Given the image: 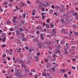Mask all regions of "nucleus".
<instances>
[{
	"label": "nucleus",
	"mask_w": 78,
	"mask_h": 78,
	"mask_svg": "<svg viewBox=\"0 0 78 78\" xmlns=\"http://www.w3.org/2000/svg\"><path fill=\"white\" fill-rule=\"evenodd\" d=\"M10 55H12V52L10 51V53L9 54Z\"/></svg>",
	"instance_id": "c03bdc74"
},
{
	"label": "nucleus",
	"mask_w": 78,
	"mask_h": 78,
	"mask_svg": "<svg viewBox=\"0 0 78 78\" xmlns=\"http://www.w3.org/2000/svg\"><path fill=\"white\" fill-rule=\"evenodd\" d=\"M2 42H6V40H4L3 39H2Z\"/></svg>",
	"instance_id": "4c0bfd02"
},
{
	"label": "nucleus",
	"mask_w": 78,
	"mask_h": 78,
	"mask_svg": "<svg viewBox=\"0 0 78 78\" xmlns=\"http://www.w3.org/2000/svg\"><path fill=\"white\" fill-rule=\"evenodd\" d=\"M22 72L20 71L18 69L15 68V73H14V76L16 77V78H19V76L20 77V78H22V77H23L22 75H23V74H22Z\"/></svg>",
	"instance_id": "f257e3e1"
},
{
	"label": "nucleus",
	"mask_w": 78,
	"mask_h": 78,
	"mask_svg": "<svg viewBox=\"0 0 78 78\" xmlns=\"http://www.w3.org/2000/svg\"><path fill=\"white\" fill-rule=\"evenodd\" d=\"M22 50L23 51H25V49L24 48H22Z\"/></svg>",
	"instance_id": "13d9d810"
},
{
	"label": "nucleus",
	"mask_w": 78,
	"mask_h": 78,
	"mask_svg": "<svg viewBox=\"0 0 78 78\" xmlns=\"http://www.w3.org/2000/svg\"><path fill=\"white\" fill-rule=\"evenodd\" d=\"M65 20H66V21H67V22H69V18H66L65 19Z\"/></svg>",
	"instance_id": "393cba45"
},
{
	"label": "nucleus",
	"mask_w": 78,
	"mask_h": 78,
	"mask_svg": "<svg viewBox=\"0 0 78 78\" xmlns=\"http://www.w3.org/2000/svg\"><path fill=\"white\" fill-rule=\"evenodd\" d=\"M14 69H12L11 70V72H12V73H14Z\"/></svg>",
	"instance_id": "8fccbe9b"
},
{
	"label": "nucleus",
	"mask_w": 78,
	"mask_h": 78,
	"mask_svg": "<svg viewBox=\"0 0 78 78\" xmlns=\"http://www.w3.org/2000/svg\"><path fill=\"white\" fill-rule=\"evenodd\" d=\"M22 15H23V17L24 18H25V17L26 16V14L24 13H23Z\"/></svg>",
	"instance_id": "c85d7f7f"
},
{
	"label": "nucleus",
	"mask_w": 78,
	"mask_h": 78,
	"mask_svg": "<svg viewBox=\"0 0 78 78\" xmlns=\"http://www.w3.org/2000/svg\"><path fill=\"white\" fill-rule=\"evenodd\" d=\"M17 61L16 60H14V64H17Z\"/></svg>",
	"instance_id": "0e129e2a"
},
{
	"label": "nucleus",
	"mask_w": 78,
	"mask_h": 78,
	"mask_svg": "<svg viewBox=\"0 0 78 78\" xmlns=\"http://www.w3.org/2000/svg\"><path fill=\"white\" fill-rule=\"evenodd\" d=\"M64 19H62L60 20V22L61 23H63L64 22Z\"/></svg>",
	"instance_id": "4be33fe9"
},
{
	"label": "nucleus",
	"mask_w": 78,
	"mask_h": 78,
	"mask_svg": "<svg viewBox=\"0 0 78 78\" xmlns=\"http://www.w3.org/2000/svg\"><path fill=\"white\" fill-rule=\"evenodd\" d=\"M58 49H60V48H61V46L60 45H58Z\"/></svg>",
	"instance_id": "a19ab883"
},
{
	"label": "nucleus",
	"mask_w": 78,
	"mask_h": 78,
	"mask_svg": "<svg viewBox=\"0 0 78 78\" xmlns=\"http://www.w3.org/2000/svg\"><path fill=\"white\" fill-rule=\"evenodd\" d=\"M26 67V66L25 65H22V67H21L22 68H23V69H25V68Z\"/></svg>",
	"instance_id": "b1692460"
},
{
	"label": "nucleus",
	"mask_w": 78,
	"mask_h": 78,
	"mask_svg": "<svg viewBox=\"0 0 78 78\" xmlns=\"http://www.w3.org/2000/svg\"><path fill=\"white\" fill-rule=\"evenodd\" d=\"M16 60V58L14 57H13L12 58V61H15Z\"/></svg>",
	"instance_id": "864d4df0"
},
{
	"label": "nucleus",
	"mask_w": 78,
	"mask_h": 78,
	"mask_svg": "<svg viewBox=\"0 0 78 78\" xmlns=\"http://www.w3.org/2000/svg\"><path fill=\"white\" fill-rule=\"evenodd\" d=\"M65 51V54H66V55H68V54L69 53V51Z\"/></svg>",
	"instance_id": "c9c22d12"
},
{
	"label": "nucleus",
	"mask_w": 78,
	"mask_h": 78,
	"mask_svg": "<svg viewBox=\"0 0 78 78\" xmlns=\"http://www.w3.org/2000/svg\"><path fill=\"white\" fill-rule=\"evenodd\" d=\"M71 48H72V51H73L74 50H75L76 46H73L71 47Z\"/></svg>",
	"instance_id": "6e6552de"
},
{
	"label": "nucleus",
	"mask_w": 78,
	"mask_h": 78,
	"mask_svg": "<svg viewBox=\"0 0 78 78\" xmlns=\"http://www.w3.org/2000/svg\"><path fill=\"white\" fill-rule=\"evenodd\" d=\"M35 12H33V13H32V15H33V16H34V15H35Z\"/></svg>",
	"instance_id": "5fc2aeb1"
},
{
	"label": "nucleus",
	"mask_w": 78,
	"mask_h": 78,
	"mask_svg": "<svg viewBox=\"0 0 78 78\" xmlns=\"http://www.w3.org/2000/svg\"><path fill=\"white\" fill-rule=\"evenodd\" d=\"M52 33L54 34H56V30L54 28L52 29Z\"/></svg>",
	"instance_id": "0eeeda50"
},
{
	"label": "nucleus",
	"mask_w": 78,
	"mask_h": 78,
	"mask_svg": "<svg viewBox=\"0 0 78 78\" xmlns=\"http://www.w3.org/2000/svg\"><path fill=\"white\" fill-rule=\"evenodd\" d=\"M3 10L2 9H0V13L3 12Z\"/></svg>",
	"instance_id": "2f4dec72"
},
{
	"label": "nucleus",
	"mask_w": 78,
	"mask_h": 78,
	"mask_svg": "<svg viewBox=\"0 0 78 78\" xmlns=\"http://www.w3.org/2000/svg\"><path fill=\"white\" fill-rule=\"evenodd\" d=\"M64 10H63V9H62L59 10V11H61V12H62Z\"/></svg>",
	"instance_id": "a18cd8bd"
},
{
	"label": "nucleus",
	"mask_w": 78,
	"mask_h": 78,
	"mask_svg": "<svg viewBox=\"0 0 78 78\" xmlns=\"http://www.w3.org/2000/svg\"><path fill=\"white\" fill-rule=\"evenodd\" d=\"M56 7V9H58V8H59V5H56L55 6Z\"/></svg>",
	"instance_id": "ea45409f"
},
{
	"label": "nucleus",
	"mask_w": 78,
	"mask_h": 78,
	"mask_svg": "<svg viewBox=\"0 0 78 78\" xmlns=\"http://www.w3.org/2000/svg\"><path fill=\"white\" fill-rule=\"evenodd\" d=\"M16 8L17 9V10H19V8H18V6H16Z\"/></svg>",
	"instance_id": "052dcab7"
},
{
	"label": "nucleus",
	"mask_w": 78,
	"mask_h": 78,
	"mask_svg": "<svg viewBox=\"0 0 78 78\" xmlns=\"http://www.w3.org/2000/svg\"><path fill=\"white\" fill-rule=\"evenodd\" d=\"M76 20H78V16H77L76 17Z\"/></svg>",
	"instance_id": "774afa93"
},
{
	"label": "nucleus",
	"mask_w": 78,
	"mask_h": 78,
	"mask_svg": "<svg viewBox=\"0 0 78 78\" xmlns=\"http://www.w3.org/2000/svg\"><path fill=\"white\" fill-rule=\"evenodd\" d=\"M41 9L43 10L42 11L43 12L45 11V9H44V8H42Z\"/></svg>",
	"instance_id": "bf43d9fd"
},
{
	"label": "nucleus",
	"mask_w": 78,
	"mask_h": 78,
	"mask_svg": "<svg viewBox=\"0 0 78 78\" xmlns=\"http://www.w3.org/2000/svg\"><path fill=\"white\" fill-rule=\"evenodd\" d=\"M51 70L52 71H53V70H55V69L54 68H52L51 69Z\"/></svg>",
	"instance_id": "680f3d73"
},
{
	"label": "nucleus",
	"mask_w": 78,
	"mask_h": 78,
	"mask_svg": "<svg viewBox=\"0 0 78 78\" xmlns=\"http://www.w3.org/2000/svg\"><path fill=\"white\" fill-rule=\"evenodd\" d=\"M34 40L35 42H38V41H39V38H35Z\"/></svg>",
	"instance_id": "9d476101"
},
{
	"label": "nucleus",
	"mask_w": 78,
	"mask_h": 78,
	"mask_svg": "<svg viewBox=\"0 0 78 78\" xmlns=\"http://www.w3.org/2000/svg\"><path fill=\"white\" fill-rule=\"evenodd\" d=\"M66 31V29L64 28H63L62 29V30L61 31V33H64Z\"/></svg>",
	"instance_id": "4468645a"
},
{
	"label": "nucleus",
	"mask_w": 78,
	"mask_h": 78,
	"mask_svg": "<svg viewBox=\"0 0 78 78\" xmlns=\"http://www.w3.org/2000/svg\"><path fill=\"white\" fill-rule=\"evenodd\" d=\"M74 16H78V14H77V12H75L74 13Z\"/></svg>",
	"instance_id": "bb28decb"
},
{
	"label": "nucleus",
	"mask_w": 78,
	"mask_h": 78,
	"mask_svg": "<svg viewBox=\"0 0 78 78\" xmlns=\"http://www.w3.org/2000/svg\"><path fill=\"white\" fill-rule=\"evenodd\" d=\"M42 19H43V20H44V19H45L44 18L45 17L44 16L42 15Z\"/></svg>",
	"instance_id": "3c124183"
},
{
	"label": "nucleus",
	"mask_w": 78,
	"mask_h": 78,
	"mask_svg": "<svg viewBox=\"0 0 78 78\" xmlns=\"http://www.w3.org/2000/svg\"><path fill=\"white\" fill-rule=\"evenodd\" d=\"M2 36H5V33H3L2 34Z\"/></svg>",
	"instance_id": "49530a36"
},
{
	"label": "nucleus",
	"mask_w": 78,
	"mask_h": 78,
	"mask_svg": "<svg viewBox=\"0 0 78 78\" xmlns=\"http://www.w3.org/2000/svg\"><path fill=\"white\" fill-rule=\"evenodd\" d=\"M40 32V31H37L36 32V33L38 35L39 34V33Z\"/></svg>",
	"instance_id": "cd10ccee"
},
{
	"label": "nucleus",
	"mask_w": 78,
	"mask_h": 78,
	"mask_svg": "<svg viewBox=\"0 0 78 78\" xmlns=\"http://www.w3.org/2000/svg\"><path fill=\"white\" fill-rule=\"evenodd\" d=\"M47 76H49L48 78H51V74L50 73H46V77H47Z\"/></svg>",
	"instance_id": "39448f33"
},
{
	"label": "nucleus",
	"mask_w": 78,
	"mask_h": 78,
	"mask_svg": "<svg viewBox=\"0 0 78 78\" xmlns=\"http://www.w3.org/2000/svg\"><path fill=\"white\" fill-rule=\"evenodd\" d=\"M50 25H51V28H53L54 27V25L52 23H50Z\"/></svg>",
	"instance_id": "dca6fc26"
},
{
	"label": "nucleus",
	"mask_w": 78,
	"mask_h": 78,
	"mask_svg": "<svg viewBox=\"0 0 78 78\" xmlns=\"http://www.w3.org/2000/svg\"><path fill=\"white\" fill-rule=\"evenodd\" d=\"M7 58H8V61H9V60H10V57H7Z\"/></svg>",
	"instance_id": "69168bd1"
},
{
	"label": "nucleus",
	"mask_w": 78,
	"mask_h": 78,
	"mask_svg": "<svg viewBox=\"0 0 78 78\" xmlns=\"http://www.w3.org/2000/svg\"><path fill=\"white\" fill-rule=\"evenodd\" d=\"M42 76H44V77H46L47 73L45 72H43V73L42 74Z\"/></svg>",
	"instance_id": "423d86ee"
},
{
	"label": "nucleus",
	"mask_w": 78,
	"mask_h": 78,
	"mask_svg": "<svg viewBox=\"0 0 78 78\" xmlns=\"http://www.w3.org/2000/svg\"><path fill=\"white\" fill-rule=\"evenodd\" d=\"M20 32H22V31H24V30H23V28L20 27Z\"/></svg>",
	"instance_id": "2eb2a0df"
},
{
	"label": "nucleus",
	"mask_w": 78,
	"mask_h": 78,
	"mask_svg": "<svg viewBox=\"0 0 78 78\" xmlns=\"http://www.w3.org/2000/svg\"><path fill=\"white\" fill-rule=\"evenodd\" d=\"M20 10L21 12H23V9H22L21 8V6H20Z\"/></svg>",
	"instance_id": "412c9836"
},
{
	"label": "nucleus",
	"mask_w": 78,
	"mask_h": 78,
	"mask_svg": "<svg viewBox=\"0 0 78 78\" xmlns=\"http://www.w3.org/2000/svg\"><path fill=\"white\" fill-rule=\"evenodd\" d=\"M65 42H66V41H65V40L63 39L60 42V44L62 45H64Z\"/></svg>",
	"instance_id": "f03ea898"
},
{
	"label": "nucleus",
	"mask_w": 78,
	"mask_h": 78,
	"mask_svg": "<svg viewBox=\"0 0 78 78\" xmlns=\"http://www.w3.org/2000/svg\"><path fill=\"white\" fill-rule=\"evenodd\" d=\"M20 43H21V42L20 41H17V44H20Z\"/></svg>",
	"instance_id": "473e14b6"
},
{
	"label": "nucleus",
	"mask_w": 78,
	"mask_h": 78,
	"mask_svg": "<svg viewBox=\"0 0 78 78\" xmlns=\"http://www.w3.org/2000/svg\"><path fill=\"white\" fill-rule=\"evenodd\" d=\"M16 33L17 34H18V35H20V34H21V33H20V32H19L18 30H17L16 31Z\"/></svg>",
	"instance_id": "f8f14e48"
},
{
	"label": "nucleus",
	"mask_w": 78,
	"mask_h": 78,
	"mask_svg": "<svg viewBox=\"0 0 78 78\" xmlns=\"http://www.w3.org/2000/svg\"><path fill=\"white\" fill-rule=\"evenodd\" d=\"M42 44V42H40L38 44V46L39 48H41V45Z\"/></svg>",
	"instance_id": "7ed1b4c3"
},
{
	"label": "nucleus",
	"mask_w": 78,
	"mask_h": 78,
	"mask_svg": "<svg viewBox=\"0 0 78 78\" xmlns=\"http://www.w3.org/2000/svg\"><path fill=\"white\" fill-rule=\"evenodd\" d=\"M49 50H52V47H49Z\"/></svg>",
	"instance_id": "e2e57ef3"
},
{
	"label": "nucleus",
	"mask_w": 78,
	"mask_h": 78,
	"mask_svg": "<svg viewBox=\"0 0 78 78\" xmlns=\"http://www.w3.org/2000/svg\"><path fill=\"white\" fill-rule=\"evenodd\" d=\"M38 27L39 28H41V29L42 28V26H41V25H38Z\"/></svg>",
	"instance_id": "c756f323"
},
{
	"label": "nucleus",
	"mask_w": 78,
	"mask_h": 78,
	"mask_svg": "<svg viewBox=\"0 0 78 78\" xmlns=\"http://www.w3.org/2000/svg\"><path fill=\"white\" fill-rule=\"evenodd\" d=\"M69 15H68V14H67V17H66V18H69Z\"/></svg>",
	"instance_id": "338daca9"
},
{
	"label": "nucleus",
	"mask_w": 78,
	"mask_h": 78,
	"mask_svg": "<svg viewBox=\"0 0 78 78\" xmlns=\"http://www.w3.org/2000/svg\"><path fill=\"white\" fill-rule=\"evenodd\" d=\"M5 46H6V44H3V45H2V48H4Z\"/></svg>",
	"instance_id": "e433bc0d"
},
{
	"label": "nucleus",
	"mask_w": 78,
	"mask_h": 78,
	"mask_svg": "<svg viewBox=\"0 0 78 78\" xmlns=\"http://www.w3.org/2000/svg\"><path fill=\"white\" fill-rule=\"evenodd\" d=\"M37 55V56H39V55H41V53L40 52H37V54H36Z\"/></svg>",
	"instance_id": "f704fd0d"
},
{
	"label": "nucleus",
	"mask_w": 78,
	"mask_h": 78,
	"mask_svg": "<svg viewBox=\"0 0 78 78\" xmlns=\"http://www.w3.org/2000/svg\"><path fill=\"white\" fill-rule=\"evenodd\" d=\"M21 23H22V25H23L24 24V21H22L21 22Z\"/></svg>",
	"instance_id": "37998d69"
},
{
	"label": "nucleus",
	"mask_w": 78,
	"mask_h": 78,
	"mask_svg": "<svg viewBox=\"0 0 78 78\" xmlns=\"http://www.w3.org/2000/svg\"><path fill=\"white\" fill-rule=\"evenodd\" d=\"M16 50H22V48H20V47H17L16 48Z\"/></svg>",
	"instance_id": "aec40b11"
},
{
	"label": "nucleus",
	"mask_w": 78,
	"mask_h": 78,
	"mask_svg": "<svg viewBox=\"0 0 78 78\" xmlns=\"http://www.w3.org/2000/svg\"><path fill=\"white\" fill-rule=\"evenodd\" d=\"M64 76L65 78H67V75L66 74H64Z\"/></svg>",
	"instance_id": "de8ad7c7"
},
{
	"label": "nucleus",
	"mask_w": 78,
	"mask_h": 78,
	"mask_svg": "<svg viewBox=\"0 0 78 78\" xmlns=\"http://www.w3.org/2000/svg\"><path fill=\"white\" fill-rule=\"evenodd\" d=\"M35 60L37 62H38V60H39V57H36V58H35Z\"/></svg>",
	"instance_id": "6ab92c4d"
},
{
	"label": "nucleus",
	"mask_w": 78,
	"mask_h": 78,
	"mask_svg": "<svg viewBox=\"0 0 78 78\" xmlns=\"http://www.w3.org/2000/svg\"><path fill=\"white\" fill-rule=\"evenodd\" d=\"M6 56V55L5 54H4L3 55V58H5Z\"/></svg>",
	"instance_id": "79ce46f5"
},
{
	"label": "nucleus",
	"mask_w": 78,
	"mask_h": 78,
	"mask_svg": "<svg viewBox=\"0 0 78 78\" xmlns=\"http://www.w3.org/2000/svg\"><path fill=\"white\" fill-rule=\"evenodd\" d=\"M10 31H14V28H11L10 30Z\"/></svg>",
	"instance_id": "58836bf2"
},
{
	"label": "nucleus",
	"mask_w": 78,
	"mask_h": 78,
	"mask_svg": "<svg viewBox=\"0 0 78 78\" xmlns=\"http://www.w3.org/2000/svg\"><path fill=\"white\" fill-rule=\"evenodd\" d=\"M46 28H50V26H49V24H46Z\"/></svg>",
	"instance_id": "a211bd4d"
},
{
	"label": "nucleus",
	"mask_w": 78,
	"mask_h": 78,
	"mask_svg": "<svg viewBox=\"0 0 78 78\" xmlns=\"http://www.w3.org/2000/svg\"><path fill=\"white\" fill-rule=\"evenodd\" d=\"M29 36H30V37H32V38H34V36L33 35H29Z\"/></svg>",
	"instance_id": "72a5a7b5"
},
{
	"label": "nucleus",
	"mask_w": 78,
	"mask_h": 78,
	"mask_svg": "<svg viewBox=\"0 0 78 78\" xmlns=\"http://www.w3.org/2000/svg\"><path fill=\"white\" fill-rule=\"evenodd\" d=\"M27 40V39L26 37H23L22 38V41H26Z\"/></svg>",
	"instance_id": "1a4fd4ad"
},
{
	"label": "nucleus",
	"mask_w": 78,
	"mask_h": 78,
	"mask_svg": "<svg viewBox=\"0 0 78 78\" xmlns=\"http://www.w3.org/2000/svg\"><path fill=\"white\" fill-rule=\"evenodd\" d=\"M74 34H76V36H78V32H74Z\"/></svg>",
	"instance_id": "a878e982"
},
{
	"label": "nucleus",
	"mask_w": 78,
	"mask_h": 78,
	"mask_svg": "<svg viewBox=\"0 0 78 78\" xmlns=\"http://www.w3.org/2000/svg\"><path fill=\"white\" fill-rule=\"evenodd\" d=\"M13 0H9V2L10 3H11V2L12 3L13 2Z\"/></svg>",
	"instance_id": "4d7b16f0"
},
{
	"label": "nucleus",
	"mask_w": 78,
	"mask_h": 78,
	"mask_svg": "<svg viewBox=\"0 0 78 78\" xmlns=\"http://www.w3.org/2000/svg\"><path fill=\"white\" fill-rule=\"evenodd\" d=\"M47 66H50V63H48L47 64Z\"/></svg>",
	"instance_id": "09e8293b"
},
{
	"label": "nucleus",
	"mask_w": 78,
	"mask_h": 78,
	"mask_svg": "<svg viewBox=\"0 0 78 78\" xmlns=\"http://www.w3.org/2000/svg\"><path fill=\"white\" fill-rule=\"evenodd\" d=\"M49 12L50 14H52V13H53V10L51 9L49 11Z\"/></svg>",
	"instance_id": "f3484780"
},
{
	"label": "nucleus",
	"mask_w": 78,
	"mask_h": 78,
	"mask_svg": "<svg viewBox=\"0 0 78 78\" xmlns=\"http://www.w3.org/2000/svg\"><path fill=\"white\" fill-rule=\"evenodd\" d=\"M71 42H72V43L73 44H75V41H71Z\"/></svg>",
	"instance_id": "603ef678"
},
{
	"label": "nucleus",
	"mask_w": 78,
	"mask_h": 78,
	"mask_svg": "<svg viewBox=\"0 0 78 78\" xmlns=\"http://www.w3.org/2000/svg\"><path fill=\"white\" fill-rule=\"evenodd\" d=\"M25 48H26V50H28L29 49V47L28 46H26L25 47Z\"/></svg>",
	"instance_id": "5701e85b"
},
{
	"label": "nucleus",
	"mask_w": 78,
	"mask_h": 78,
	"mask_svg": "<svg viewBox=\"0 0 78 78\" xmlns=\"http://www.w3.org/2000/svg\"><path fill=\"white\" fill-rule=\"evenodd\" d=\"M69 44L66 43V47H68V46H69Z\"/></svg>",
	"instance_id": "7c9ffc66"
},
{
	"label": "nucleus",
	"mask_w": 78,
	"mask_h": 78,
	"mask_svg": "<svg viewBox=\"0 0 78 78\" xmlns=\"http://www.w3.org/2000/svg\"><path fill=\"white\" fill-rule=\"evenodd\" d=\"M61 7L62 8V9H63L64 11H65V5H61Z\"/></svg>",
	"instance_id": "9b49d317"
},
{
	"label": "nucleus",
	"mask_w": 78,
	"mask_h": 78,
	"mask_svg": "<svg viewBox=\"0 0 78 78\" xmlns=\"http://www.w3.org/2000/svg\"><path fill=\"white\" fill-rule=\"evenodd\" d=\"M51 37H53V36L54 34H53V33H51Z\"/></svg>",
	"instance_id": "6e6d98bb"
},
{
	"label": "nucleus",
	"mask_w": 78,
	"mask_h": 78,
	"mask_svg": "<svg viewBox=\"0 0 78 78\" xmlns=\"http://www.w3.org/2000/svg\"><path fill=\"white\" fill-rule=\"evenodd\" d=\"M20 34L22 37L25 36V34H24L23 33H21Z\"/></svg>",
	"instance_id": "ddd939ff"
},
{
	"label": "nucleus",
	"mask_w": 78,
	"mask_h": 78,
	"mask_svg": "<svg viewBox=\"0 0 78 78\" xmlns=\"http://www.w3.org/2000/svg\"><path fill=\"white\" fill-rule=\"evenodd\" d=\"M29 51H30V53L32 51H34V49H33V48H30L29 49Z\"/></svg>",
	"instance_id": "20e7f679"
}]
</instances>
